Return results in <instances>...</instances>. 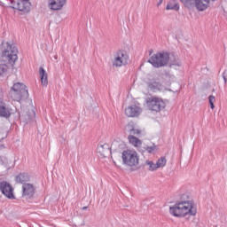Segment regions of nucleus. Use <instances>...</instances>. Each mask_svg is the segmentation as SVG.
I'll use <instances>...</instances> for the list:
<instances>
[{"mask_svg":"<svg viewBox=\"0 0 227 227\" xmlns=\"http://www.w3.org/2000/svg\"><path fill=\"white\" fill-rule=\"evenodd\" d=\"M22 196L31 200L35 196V186L32 184L22 185Z\"/></svg>","mask_w":227,"mask_h":227,"instance_id":"9","label":"nucleus"},{"mask_svg":"<svg viewBox=\"0 0 227 227\" xmlns=\"http://www.w3.org/2000/svg\"><path fill=\"white\" fill-rule=\"evenodd\" d=\"M145 164L149 166V171H157L159 169L157 163H153V161L146 160Z\"/></svg>","mask_w":227,"mask_h":227,"instance_id":"25","label":"nucleus"},{"mask_svg":"<svg viewBox=\"0 0 227 227\" xmlns=\"http://www.w3.org/2000/svg\"><path fill=\"white\" fill-rule=\"evenodd\" d=\"M146 104L149 111L154 113H160V111L166 109V102L160 98L151 97L146 98Z\"/></svg>","mask_w":227,"mask_h":227,"instance_id":"4","label":"nucleus"},{"mask_svg":"<svg viewBox=\"0 0 227 227\" xmlns=\"http://www.w3.org/2000/svg\"><path fill=\"white\" fill-rule=\"evenodd\" d=\"M19 12L29 13L31 12V2L29 0H18L17 3Z\"/></svg>","mask_w":227,"mask_h":227,"instance_id":"11","label":"nucleus"},{"mask_svg":"<svg viewBox=\"0 0 227 227\" xmlns=\"http://www.w3.org/2000/svg\"><path fill=\"white\" fill-rule=\"evenodd\" d=\"M223 79L224 81V84H226L227 83V71H224L223 73Z\"/></svg>","mask_w":227,"mask_h":227,"instance_id":"31","label":"nucleus"},{"mask_svg":"<svg viewBox=\"0 0 227 227\" xmlns=\"http://www.w3.org/2000/svg\"><path fill=\"white\" fill-rule=\"evenodd\" d=\"M12 116V109L6 106V103L0 104V118L8 120Z\"/></svg>","mask_w":227,"mask_h":227,"instance_id":"15","label":"nucleus"},{"mask_svg":"<svg viewBox=\"0 0 227 227\" xmlns=\"http://www.w3.org/2000/svg\"><path fill=\"white\" fill-rule=\"evenodd\" d=\"M135 128L136 127L134 126V122H129L125 127V132H127L130 136L131 132L134 130Z\"/></svg>","mask_w":227,"mask_h":227,"instance_id":"26","label":"nucleus"},{"mask_svg":"<svg viewBox=\"0 0 227 227\" xmlns=\"http://www.w3.org/2000/svg\"><path fill=\"white\" fill-rule=\"evenodd\" d=\"M166 162H168V160H166V157H160L156 162V166L158 169L160 168H164V166H166Z\"/></svg>","mask_w":227,"mask_h":227,"instance_id":"24","label":"nucleus"},{"mask_svg":"<svg viewBox=\"0 0 227 227\" xmlns=\"http://www.w3.org/2000/svg\"><path fill=\"white\" fill-rule=\"evenodd\" d=\"M208 100H209L211 109H214L215 107V106H214V103L215 102V97L211 95L208 97Z\"/></svg>","mask_w":227,"mask_h":227,"instance_id":"29","label":"nucleus"},{"mask_svg":"<svg viewBox=\"0 0 227 227\" xmlns=\"http://www.w3.org/2000/svg\"><path fill=\"white\" fill-rule=\"evenodd\" d=\"M181 3L185 6V8H194L195 0H180Z\"/></svg>","mask_w":227,"mask_h":227,"instance_id":"23","label":"nucleus"},{"mask_svg":"<svg viewBox=\"0 0 227 227\" xmlns=\"http://www.w3.org/2000/svg\"><path fill=\"white\" fill-rule=\"evenodd\" d=\"M147 88L151 91H160L162 90V83L160 82L157 81V79H151L147 82Z\"/></svg>","mask_w":227,"mask_h":227,"instance_id":"13","label":"nucleus"},{"mask_svg":"<svg viewBox=\"0 0 227 227\" xmlns=\"http://www.w3.org/2000/svg\"><path fill=\"white\" fill-rule=\"evenodd\" d=\"M166 10H174L175 12H178V10H180V5L176 0H170L167 4Z\"/></svg>","mask_w":227,"mask_h":227,"instance_id":"20","label":"nucleus"},{"mask_svg":"<svg viewBox=\"0 0 227 227\" xmlns=\"http://www.w3.org/2000/svg\"><path fill=\"white\" fill-rule=\"evenodd\" d=\"M208 4H210L209 0H195L193 7L195 6L199 12H205L208 8Z\"/></svg>","mask_w":227,"mask_h":227,"instance_id":"16","label":"nucleus"},{"mask_svg":"<svg viewBox=\"0 0 227 227\" xmlns=\"http://www.w3.org/2000/svg\"><path fill=\"white\" fill-rule=\"evenodd\" d=\"M141 134V130L133 128L132 132L129 136H139Z\"/></svg>","mask_w":227,"mask_h":227,"instance_id":"30","label":"nucleus"},{"mask_svg":"<svg viewBox=\"0 0 227 227\" xmlns=\"http://www.w3.org/2000/svg\"><path fill=\"white\" fill-rule=\"evenodd\" d=\"M178 203H188V207H194L192 201L189 200V194L184 193L182 194L180 197V200L177 201Z\"/></svg>","mask_w":227,"mask_h":227,"instance_id":"21","label":"nucleus"},{"mask_svg":"<svg viewBox=\"0 0 227 227\" xmlns=\"http://www.w3.org/2000/svg\"><path fill=\"white\" fill-rule=\"evenodd\" d=\"M169 213L174 217H185L187 215H196L198 210L196 207L189 206L187 202L181 203L176 201L173 207H169Z\"/></svg>","mask_w":227,"mask_h":227,"instance_id":"1","label":"nucleus"},{"mask_svg":"<svg viewBox=\"0 0 227 227\" xmlns=\"http://www.w3.org/2000/svg\"><path fill=\"white\" fill-rule=\"evenodd\" d=\"M127 59H129V56L127 55V51H119L116 53L114 60L113 62L114 67H121L127 63Z\"/></svg>","mask_w":227,"mask_h":227,"instance_id":"8","label":"nucleus"},{"mask_svg":"<svg viewBox=\"0 0 227 227\" xmlns=\"http://www.w3.org/2000/svg\"><path fill=\"white\" fill-rule=\"evenodd\" d=\"M35 116L36 114L34 112L33 109H31L27 110L24 114L20 115V118L24 123H31V121L35 120Z\"/></svg>","mask_w":227,"mask_h":227,"instance_id":"14","label":"nucleus"},{"mask_svg":"<svg viewBox=\"0 0 227 227\" xmlns=\"http://www.w3.org/2000/svg\"><path fill=\"white\" fill-rule=\"evenodd\" d=\"M152 54H153V50L149 51V56H152Z\"/></svg>","mask_w":227,"mask_h":227,"instance_id":"34","label":"nucleus"},{"mask_svg":"<svg viewBox=\"0 0 227 227\" xmlns=\"http://www.w3.org/2000/svg\"><path fill=\"white\" fill-rule=\"evenodd\" d=\"M144 150L145 152H148L149 153H153V152L157 150V145H155L154 144L153 145V146L146 145L145 147H144Z\"/></svg>","mask_w":227,"mask_h":227,"instance_id":"27","label":"nucleus"},{"mask_svg":"<svg viewBox=\"0 0 227 227\" xmlns=\"http://www.w3.org/2000/svg\"><path fill=\"white\" fill-rule=\"evenodd\" d=\"M67 4V0H50L49 7L54 12L63 10V6Z\"/></svg>","mask_w":227,"mask_h":227,"instance_id":"12","label":"nucleus"},{"mask_svg":"<svg viewBox=\"0 0 227 227\" xmlns=\"http://www.w3.org/2000/svg\"><path fill=\"white\" fill-rule=\"evenodd\" d=\"M128 139L133 146H139L141 145V140L139 138L136 137L135 136H129Z\"/></svg>","mask_w":227,"mask_h":227,"instance_id":"22","label":"nucleus"},{"mask_svg":"<svg viewBox=\"0 0 227 227\" xmlns=\"http://www.w3.org/2000/svg\"><path fill=\"white\" fill-rule=\"evenodd\" d=\"M173 65H176V67H180V64H178V63H172V64H170V67H173Z\"/></svg>","mask_w":227,"mask_h":227,"instance_id":"33","label":"nucleus"},{"mask_svg":"<svg viewBox=\"0 0 227 227\" xmlns=\"http://www.w3.org/2000/svg\"><path fill=\"white\" fill-rule=\"evenodd\" d=\"M15 180L17 184H22V185H24L27 184V182H29V180H31V176L27 173L22 172L15 176Z\"/></svg>","mask_w":227,"mask_h":227,"instance_id":"17","label":"nucleus"},{"mask_svg":"<svg viewBox=\"0 0 227 227\" xmlns=\"http://www.w3.org/2000/svg\"><path fill=\"white\" fill-rule=\"evenodd\" d=\"M82 210H88V207H82Z\"/></svg>","mask_w":227,"mask_h":227,"instance_id":"35","label":"nucleus"},{"mask_svg":"<svg viewBox=\"0 0 227 227\" xmlns=\"http://www.w3.org/2000/svg\"><path fill=\"white\" fill-rule=\"evenodd\" d=\"M13 186L7 181H0V192L8 198V200H15V195L13 194Z\"/></svg>","mask_w":227,"mask_h":227,"instance_id":"6","label":"nucleus"},{"mask_svg":"<svg viewBox=\"0 0 227 227\" xmlns=\"http://www.w3.org/2000/svg\"><path fill=\"white\" fill-rule=\"evenodd\" d=\"M164 0H159V2H158V4H157V6H160V4H162V2H163Z\"/></svg>","mask_w":227,"mask_h":227,"instance_id":"32","label":"nucleus"},{"mask_svg":"<svg viewBox=\"0 0 227 227\" xmlns=\"http://www.w3.org/2000/svg\"><path fill=\"white\" fill-rule=\"evenodd\" d=\"M39 75L41 78L42 86H47V84H49L48 75H47V72L43 67L39 68Z\"/></svg>","mask_w":227,"mask_h":227,"instance_id":"18","label":"nucleus"},{"mask_svg":"<svg viewBox=\"0 0 227 227\" xmlns=\"http://www.w3.org/2000/svg\"><path fill=\"white\" fill-rule=\"evenodd\" d=\"M125 114L128 118H136L141 114V109L137 106L133 105L125 109Z\"/></svg>","mask_w":227,"mask_h":227,"instance_id":"10","label":"nucleus"},{"mask_svg":"<svg viewBox=\"0 0 227 227\" xmlns=\"http://www.w3.org/2000/svg\"><path fill=\"white\" fill-rule=\"evenodd\" d=\"M122 162L126 166H137L139 164V157H137V153L130 150L123 151L122 152Z\"/></svg>","mask_w":227,"mask_h":227,"instance_id":"5","label":"nucleus"},{"mask_svg":"<svg viewBox=\"0 0 227 227\" xmlns=\"http://www.w3.org/2000/svg\"><path fill=\"white\" fill-rule=\"evenodd\" d=\"M154 68H162L169 63V53L168 52H158L153 54L148 60Z\"/></svg>","mask_w":227,"mask_h":227,"instance_id":"3","label":"nucleus"},{"mask_svg":"<svg viewBox=\"0 0 227 227\" xmlns=\"http://www.w3.org/2000/svg\"><path fill=\"white\" fill-rule=\"evenodd\" d=\"M98 152L100 155L106 157V155H109V153H111V147L107 144L100 145L98 146Z\"/></svg>","mask_w":227,"mask_h":227,"instance_id":"19","label":"nucleus"},{"mask_svg":"<svg viewBox=\"0 0 227 227\" xmlns=\"http://www.w3.org/2000/svg\"><path fill=\"white\" fill-rule=\"evenodd\" d=\"M8 70V66L6 64H0V77Z\"/></svg>","mask_w":227,"mask_h":227,"instance_id":"28","label":"nucleus"},{"mask_svg":"<svg viewBox=\"0 0 227 227\" xmlns=\"http://www.w3.org/2000/svg\"><path fill=\"white\" fill-rule=\"evenodd\" d=\"M10 95L14 102H20L21 100H27L29 92L27 87L22 82H16L11 88Z\"/></svg>","mask_w":227,"mask_h":227,"instance_id":"2","label":"nucleus"},{"mask_svg":"<svg viewBox=\"0 0 227 227\" xmlns=\"http://www.w3.org/2000/svg\"><path fill=\"white\" fill-rule=\"evenodd\" d=\"M55 59H58V55H55Z\"/></svg>","mask_w":227,"mask_h":227,"instance_id":"36","label":"nucleus"},{"mask_svg":"<svg viewBox=\"0 0 227 227\" xmlns=\"http://www.w3.org/2000/svg\"><path fill=\"white\" fill-rule=\"evenodd\" d=\"M212 1H216V0H212Z\"/></svg>","mask_w":227,"mask_h":227,"instance_id":"37","label":"nucleus"},{"mask_svg":"<svg viewBox=\"0 0 227 227\" xmlns=\"http://www.w3.org/2000/svg\"><path fill=\"white\" fill-rule=\"evenodd\" d=\"M4 56L7 58L9 63L12 65L15 64L17 59H19V57L17 54H19V50H17V47L15 46H9L4 52Z\"/></svg>","mask_w":227,"mask_h":227,"instance_id":"7","label":"nucleus"}]
</instances>
